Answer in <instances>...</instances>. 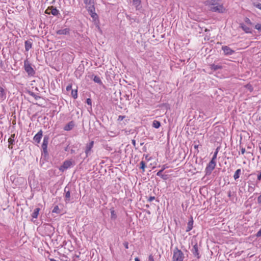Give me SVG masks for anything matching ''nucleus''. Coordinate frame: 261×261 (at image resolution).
Masks as SVG:
<instances>
[{
	"instance_id": "nucleus-1",
	"label": "nucleus",
	"mask_w": 261,
	"mask_h": 261,
	"mask_svg": "<svg viewBox=\"0 0 261 261\" xmlns=\"http://www.w3.org/2000/svg\"><path fill=\"white\" fill-rule=\"evenodd\" d=\"M204 4L206 6L210 7V10L213 12L222 13L225 10L223 6L218 4L216 0H207L204 2Z\"/></svg>"
},
{
	"instance_id": "nucleus-2",
	"label": "nucleus",
	"mask_w": 261,
	"mask_h": 261,
	"mask_svg": "<svg viewBox=\"0 0 261 261\" xmlns=\"http://www.w3.org/2000/svg\"><path fill=\"white\" fill-rule=\"evenodd\" d=\"M86 8L91 17L95 20L98 18L97 14L95 13V7L93 0H84Z\"/></svg>"
},
{
	"instance_id": "nucleus-3",
	"label": "nucleus",
	"mask_w": 261,
	"mask_h": 261,
	"mask_svg": "<svg viewBox=\"0 0 261 261\" xmlns=\"http://www.w3.org/2000/svg\"><path fill=\"white\" fill-rule=\"evenodd\" d=\"M184 258L183 253L177 247L173 251V261H182Z\"/></svg>"
},
{
	"instance_id": "nucleus-4",
	"label": "nucleus",
	"mask_w": 261,
	"mask_h": 261,
	"mask_svg": "<svg viewBox=\"0 0 261 261\" xmlns=\"http://www.w3.org/2000/svg\"><path fill=\"white\" fill-rule=\"evenodd\" d=\"M24 68L25 71L29 75L33 76L35 74V71L32 67L31 64L27 59L25 60L24 62Z\"/></svg>"
},
{
	"instance_id": "nucleus-5",
	"label": "nucleus",
	"mask_w": 261,
	"mask_h": 261,
	"mask_svg": "<svg viewBox=\"0 0 261 261\" xmlns=\"http://www.w3.org/2000/svg\"><path fill=\"white\" fill-rule=\"evenodd\" d=\"M216 165V161H211L205 168V175H209L211 174L212 171L215 169Z\"/></svg>"
},
{
	"instance_id": "nucleus-6",
	"label": "nucleus",
	"mask_w": 261,
	"mask_h": 261,
	"mask_svg": "<svg viewBox=\"0 0 261 261\" xmlns=\"http://www.w3.org/2000/svg\"><path fill=\"white\" fill-rule=\"evenodd\" d=\"M45 13L50 14H51L52 15L54 16H57L58 14H59V10L57 9L56 8L54 7V6H51L50 7H48L46 10H45Z\"/></svg>"
},
{
	"instance_id": "nucleus-7",
	"label": "nucleus",
	"mask_w": 261,
	"mask_h": 261,
	"mask_svg": "<svg viewBox=\"0 0 261 261\" xmlns=\"http://www.w3.org/2000/svg\"><path fill=\"white\" fill-rule=\"evenodd\" d=\"M72 162L66 160L64 162L63 165L59 168V170L62 172L69 168L72 165Z\"/></svg>"
},
{
	"instance_id": "nucleus-8",
	"label": "nucleus",
	"mask_w": 261,
	"mask_h": 261,
	"mask_svg": "<svg viewBox=\"0 0 261 261\" xmlns=\"http://www.w3.org/2000/svg\"><path fill=\"white\" fill-rule=\"evenodd\" d=\"M222 49L225 55H231L234 53V50L227 46H222Z\"/></svg>"
},
{
	"instance_id": "nucleus-9",
	"label": "nucleus",
	"mask_w": 261,
	"mask_h": 261,
	"mask_svg": "<svg viewBox=\"0 0 261 261\" xmlns=\"http://www.w3.org/2000/svg\"><path fill=\"white\" fill-rule=\"evenodd\" d=\"M42 134H43V132L41 129L34 137L33 140H34V141L36 142L37 143H39L40 142L41 139L42 138V137L43 136Z\"/></svg>"
},
{
	"instance_id": "nucleus-10",
	"label": "nucleus",
	"mask_w": 261,
	"mask_h": 261,
	"mask_svg": "<svg viewBox=\"0 0 261 261\" xmlns=\"http://www.w3.org/2000/svg\"><path fill=\"white\" fill-rule=\"evenodd\" d=\"M191 251L195 257L197 258H200V256L199 255L198 245L197 243L194 245Z\"/></svg>"
},
{
	"instance_id": "nucleus-11",
	"label": "nucleus",
	"mask_w": 261,
	"mask_h": 261,
	"mask_svg": "<svg viewBox=\"0 0 261 261\" xmlns=\"http://www.w3.org/2000/svg\"><path fill=\"white\" fill-rule=\"evenodd\" d=\"M93 145H94V141H91L89 144H87L86 148V150H85L86 156H88L89 152V151H91V149L93 147Z\"/></svg>"
},
{
	"instance_id": "nucleus-12",
	"label": "nucleus",
	"mask_w": 261,
	"mask_h": 261,
	"mask_svg": "<svg viewBox=\"0 0 261 261\" xmlns=\"http://www.w3.org/2000/svg\"><path fill=\"white\" fill-rule=\"evenodd\" d=\"M240 27L242 29V30L246 33H252L251 29L248 27H247L244 23H241L240 24Z\"/></svg>"
},
{
	"instance_id": "nucleus-13",
	"label": "nucleus",
	"mask_w": 261,
	"mask_h": 261,
	"mask_svg": "<svg viewBox=\"0 0 261 261\" xmlns=\"http://www.w3.org/2000/svg\"><path fill=\"white\" fill-rule=\"evenodd\" d=\"M64 191L65 192V201H69L70 198L69 188L68 187H66L64 189Z\"/></svg>"
},
{
	"instance_id": "nucleus-14",
	"label": "nucleus",
	"mask_w": 261,
	"mask_h": 261,
	"mask_svg": "<svg viewBox=\"0 0 261 261\" xmlns=\"http://www.w3.org/2000/svg\"><path fill=\"white\" fill-rule=\"evenodd\" d=\"M69 33V29L66 28L64 29L59 30L57 31V34L58 35H67Z\"/></svg>"
},
{
	"instance_id": "nucleus-15",
	"label": "nucleus",
	"mask_w": 261,
	"mask_h": 261,
	"mask_svg": "<svg viewBox=\"0 0 261 261\" xmlns=\"http://www.w3.org/2000/svg\"><path fill=\"white\" fill-rule=\"evenodd\" d=\"M6 98V93L5 92V89L2 88L0 87V99L2 100H4Z\"/></svg>"
},
{
	"instance_id": "nucleus-16",
	"label": "nucleus",
	"mask_w": 261,
	"mask_h": 261,
	"mask_svg": "<svg viewBox=\"0 0 261 261\" xmlns=\"http://www.w3.org/2000/svg\"><path fill=\"white\" fill-rule=\"evenodd\" d=\"M74 124L73 121L69 122L67 125L64 127V130L68 131L71 130L74 127Z\"/></svg>"
},
{
	"instance_id": "nucleus-17",
	"label": "nucleus",
	"mask_w": 261,
	"mask_h": 261,
	"mask_svg": "<svg viewBox=\"0 0 261 261\" xmlns=\"http://www.w3.org/2000/svg\"><path fill=\"white\" fill-rule=\"evenodd\" d=\"M164 171V169H162L159 171H158L156 173V175L158 176H160L164 180H166L168 178V175L167 174H163L162 172Z\"/></svg>"
},
{
	"instance_id": "nucleus-18",
	"label": "nucleus",
	"mask_w": 261,
	"mask_h": 261,
	"mask_svg": "<svg viewBox=\"0 0 261 261\" xmlns=\"http://www.w3.org/2000/svg\"><path fill=\"white\" fill-rule=\"evenodd\" d=\"M32 43L30 40H27L25 41V49L26 51H29L30 48H32Z\"/></svg>"
},
{
	"instance_id": "nucleus-19",
	"label": "nucleus",
	"mask_w": 261,
	"mask_h": 261,
	"mask_svg": "<svg viewBox=\"0 0 261 261\" xmlns=\"http://www.w3.org/2000/svg\"><path fill=\"white\" fill-rule=\"evenodd\" d=\"M193 221L192 218H191V220H190L188 223V226L186 229V231L188 232L190 231L193 228Z\"/></svg>"
},
{
	"instance_id": "nucleus-20",
	"label": "nucleus",
	"mask_w": 261,
	"mask_h": 261,
	"mask_svg": "<svg viewBox=\"0 0 261 261\" xmlns=\"http://www.w3.org/2000/svg\"><path fill=\"white\" fill-rule=\"evenodd\" d=\"M221 68H222V66H221L220 65L215 64L211 65V69L214 71H216V70L221 69Z\"/></svg>"
},
{
	"instance_id": "nucleus-21",
	"label": "nucleus",
	"mask_w": 261,
	"mask_h": 261,
	"mask_svg": "<svg viewBox=\"0 0 261 261\" xmlns=\"http://www.w3.org/2000/svg\"><path fill=\"white\" fill-rule=\"evenodd\" d=\"M40 210V208H36L32 214V217L33 218H37L39 215V212Z\"/></svg>"
},
{
	"instance_id": "nucleus-22",
	"label": "nucleus",
	"mask_w": 261,
	"mask_h": 261,
	"mask_svg": "<svg viewBox=\"0 0 261 261\" xmlns=\"http://www.w3.org/2000/svg\"><path fill=\"white\" fill-rule=\"evenodd\" d=\"M241 173V169H238L236 171L234 174L233 175V178L235 180H237L238 178H239Z\"/></svg>"
},
{
	"instance_id": "nucleus-23",
	"label": "nucleus",
	"mask_w": 261,
	"mask_h": 261,
	"mask_svg": "<svg viewBox=\"0 0 261 261\" xmlns=\"http://www.w3.org/2000/svg\"><path fill=\"white\" fill-rule=\"evenodd\" d=\"M141 2V0H133V5L135 6L137 10L139 9V6L140 5Z\"/></svg>"
},
{
	"instance_id": "nucleus-24",
	"label": "nucleus",
	"mask_w": 261,
	"mask_h": 261,
	"mask_svg": "<svg viewBox=\"0 0 261 261\" xmlns=\"http://www.w3.org/2000/svg\"><path fill=\"white\" fill-rule=\"evenodd\" d=\"M161 126V123L158 120H154L152 123V126L155 128H158Z\"/></svg>"
},
{
	"instance_id": "nucleus-25",
	"label": "nucleus",
	"mask_w": 261,
	"mask_h": 261,
	"mask_svg": "<svg viewBox=\"0 0 261 261\" xmlns=\"http://www.w3.org/2000/svg\"><path fill=\"white\" fill-rule=\"evenodd\" d=\"M14 142H15L14 139H13L12 138H9V139H8V142H9L8 147H9V148L12 149L13 145L14 144Z\"/></svg>"
},
{
	"instance_id": "nucleus-26",
	"label": "nucleus",
	"mask_w": 261,
	"mask_h": 261,
	"mask_svg": "<svg viewBox=\"0 0 261 261\" xmlns=\"http://www.w3.org/2000/svg\"><path fill=\"white\" fill-rule=\"evenodd\" d=\"M28 93H29V94L30 95H31V96H33V97H34L36 100H37V99H38L41 98L40 96L37 95L34 92H32L31 91H28Z\"/></svg>"
},
{
	"instance_id": "nucleus-27",
	"label": "nucleus",
	"mask_w": 261,
	"mask_h": 261,
	"mask_svg": "<svg viewBox=\"0 0 261 261\" xmlns=\"http://www.w3.org/2000/svg\"><path fill=\"white\" fill-rule=\"evenodd\" d=\"M93 81L96 83H98V84H102V82H101V81L100 80V78L98 76H94V79H93Z\"/></svg>"
},
{
	"instance_id": "nucleus-28",
	"label": "nucleus",
	"mask_w": 261,
	"mask_h": 261,
	"mask_svg": "<svg viewBox=\"0 0 261 261\" xmlns=\"http://www.w3.org/2000/svg\"><path fill=\"white\" fill-rule=\"evenodd\" d=\"M47 145H48V144H45V143L44 144L42 143V148L43 152L45 154L47 153Z\"/></svg>"
},
{
	"instance_id": "nucleus-29",
	"label": "nucleus",
	"mask_w": 261,
	"mask_h": 261,
	"mask_svg": "<svg viewBox=\"0 0 261 261\" xmlns=\"http://www.w3.org/2000/svg\"><path fill=\"white\" fill-rule=\"evenodd\" d=\"M219 147H218L216 149V151L215 152H214V154L213 155V156L211 160V161H215L216 158H217V154H218V152L219 151Z\"/></svg>"
},
{
	"instance_id": "nucleus-30",
	"label": "nucleus",
	"mask_w": 261,
	"mask_h": 261,
	"mask_svg": "<svg viewBox=\"0 0 261 261\" xmlns=\"http://www.w3.org/2000/svg\"><path fill=\"white\" fill-rule=\"evenodd\" d=\"M71 95L73 97L74 99H76L77 97V90H71Z\"/></svg>"
},
{
	"instance_id": "nucleus-31",
	"label": "nucleus",
	"mask_w": 261,
	"mask_h": 261,
	"mask_svg": "<svg viewBox=\"0 0 261 261\" xmlns=\"http://www.w3.org/2000/svg\"><path fill=\"white\" fill-rule=\"evenodd\" d=\"M252 4L254 7H255L261 10V4L260 3H259L258 2H253Z\"/></svg>"
},
{
	"instance_id": "nucleus-32",
	"label": "nucleus",
	"mask_w": 261,
	"mask_h": 261,
	"mask_svg": "<svg viewBox=\"0 0 261 261\" xmlns=\"http://www.w3.org/2000/svg\"><path fill=\"white\" fill-rule=\"evenodd\" d=\"M140 168L141 169H142L143 170V171H144V169H145V168L146 167L145 166V163L144 161H142L141 162H140Z\"/></svg>"
},
{
	"instance_id": "nucleus-33",
	"label": "nucleus",
	"mask_w": 261,
	"mask_h": 261,
	"mask_svg": "<svg viewBox=\"0 0 261 261\" xmlns=\"http://www.w3.org/2000/svg\"><path fill=\"white\" fill-rule=\"evenodd\" d=\"M48 141H49V137L48 136H45L43 138V143H45V144H48Z\"/></svg>"
},
{
	"instance_id": "nucleus-34",
	"label": "nucleus",
	"mask_w": 261,
	"mask_h": 261,
	"mask_svg": "<svg viewBox=\"0 0 261 261\" xmlns=\"http://www.w3.org/2000/svg\"><path fill=\"white\" fill-rule=\"evenodd\" d=\"M52 212L53 213H60V210H59V208L58 207V206L56 205L55 206L53 211H52Z\"/></svg>"
},
{
	"instance_id": "nucleus-35",
	"label": "nucleus",
	"mask_w": 261,
	"mask_h": 261,
	"mask_svg": "<svg viewBox=\"0 0 261 261\" xmlns=\"http://www.w3.org/2000/svg\"><path fill=\"white\" fill-rule=\"evenodd\" d=\"M244 21L247 24H249L250 25L253 24L251 22V20L247 17H246L245 18Z\"/></svg>"
},
{
	"instance_id": "nucleus-36",
	"label": "nucleus",
	"mask_w": 261,
	"mask_h": 261,
	"mask_svg": "<svg viewBox=\"0 0 261 261\" xmlns=\"http://www.w3.org/2000/svg\"><path fill=\"white\" fill-rule=\"evenodd\" d=\"M255 29L261 32V24L257 23L255 25Z\"/></svg>"
},
{
	"instance_id": "nucleus-37",
	"label": "nucleus",
	"mask_w": 261,
	"mask_h": 261,
	"mask_svg": "<svg viewBox=\"0 0 261 261\" xmlns=\"http://www.w3.org/2000/svg\"><path fill=\"white\" fill-rule=\"evenodd\" d=\"M111 216L112 218L115 219L116 218V215L114 210L111 211Z\"/></svg>"
},
{
	"instance_id": "nucleus-38",
	"label": "nucleus",
	"mask_w": 261,
	"mask_h": 261,
	"mask_svg": "<svg viewBox=\"0 0 261 261\" xmlns=\"http://www.w3.org/2000/svg\"><path fill=\"white\" fill-rule=\"evenodd\" d=\"M86 102L88 105H89L90 106H92V100L90 98H87L86 100Z\"/></svg>"
},
{
	"instance_id": "nucleus-39",
	"label": "nucleus",
	"mask_w": 261,
	"mask_h": 261,
	"mask_svg": "<svg viewBox=\"0 0 261 261\" xmlns=\"http://www.w3.org/2000/svg\"><path fill=\"white\" fill-rule=\"evenodd\" d=\"M66 90L67 91H69L70 90H72V85L71 84H69L68 85L67 87H66Z\"/></svg>"
},
{
	"instance_id": "nucleus-40",
	"label": "nucleus",
	"mask_w": 261,
	"mask_h": 261,
	"mask_svg": "<svg viewBox=\"0 0 261 261\" xmlns=\"http://www.w3.org/2000/svg\"><path fill=\"white\" fill-rule=\"evenodd\" d=\"M256 237L257 238L261 237V228L258 230V231L256 234Z\"/></svg>"
},
{
	"instance_id": "nucleus-41",
	"label": "nucleus",
	"mask_w": 261,
	"mask_h": 261,
	"mask_svg": "<svg viewBox=\"0 0 261 261\" xmlns=\"http://www.w3.org/2000/svg\"><path fill=\"white\" fill-rule=\"evenodd\" d=\"M246 88L250 90V91H252L253 90V88L250 85H247Z\"/></svg>"
},
{
	"instance_id": "nucleus-42",
	"label": "nucleus",
	"mask_w": 261,
	"mask_h": 261,
	"mask_svg": "<svg viewBox=\"0 0 261 261\" xmlns=\"http://www.w3.org/2000/svg\"><path fill=\"white\" fill-rule=\"evenodd\" d=\"M125 117V116H122L120 115L118 117V121H122L124 118Z\"/></svg>"
},
{
	"instance_id": "nucleus-43",
	"label": "nucleus",
	"mask_w": 261,
	"mask_h": 261,
	"mask_svg": "<svg viewBox=\"0 0 261 261\" xmlns=\"http://www.w3.org/2000/svg\"><path fill=\"white\" fill-rule=\"evenodd\" d=\"M254 186H249V191L250 192H253V191H254Z\"/></svg>"
},
{
	"instance_id": "nucleus-44",
	"label": "nucleus",
	"mask_w": 261,
	"mask_h": 261,
	"mask_svg": "<svg viewBox=\"0 0 261 261\" xmlns=\"http://www.w3.org/2000/svg\"><path fill=\"white\" fill-rule=\"evenodd\" d=\"M123 245L126 249H128V243L127 242H124L123 243Z\"/></svg>"
},
{
	"instance_id": "nucleus-45",
	"label": "nucleus",
	"mask_w": 261,
	"mask_h": 261,
	"mask_svg": "<svg viewBox=\"0 0 261 261\" xmlns=\"http://www.w3.org/2000/svg\"><path fill=\"white\" fill-rule=\"evenodd\" d=\"M154 199H155V197L154 196H150L148 198V201H149V202H151V201H152V200H153Z\"/></svg>"
},
{
	"instance_id": "nucleus-46",
	"label": "nucleus",
	"mask_w": 261,
	"mask_h": 261,
	"mask_svg": "<svg viewBox=\"0 0 261 261\" xmlns=\"http://www.w3.org/2000/svg\"><path fill=\"white\" fill-rule=\"evenodd\" d=\"M149 261H154L153 256L151 254L149 256Z\"/></svg>"
},
{
	"instance_id": "nucleus-47",
	"label": "nucleus",
	"mask_w": 261,
	"mask_h": 261,
	"mask_svg": "<svg viewBox=\"0 0 261 261\" xmlns=\"http://www.w3.org/2000/svg\"><path fill=\"white\" fill-rule=\"evenodd\" d=\"M240 147H241V153H242V154H244V153L245 152V151H246V150H245V148H244V147H241V146H240Z\"/></svg>"
},
{
	"instance_id": "nucleus-48",
	"label": "nucleus",
	"mask_w": 261,
	"mask_h": 261,
	"mask_svg": "<svg viewBox=\"0 0 261 261\" xmlns=\"http://www.w3.org/2000/svg\"><path fill=\"white\" fill-rule=\"evenodd\" d=\"M257 202L261 203V195H260L257 198Z\"/></svg>"
},
{
	"instance_id": "nucleus-49",
	"label": "nucleus",
	"mask_w": 261,
	"mask_h": 261,
	"mask_svg": "<svg viewBox=\"0 0 261 261\" xmlns=\"http://www.w3.org/2000/svg\"><path fill=\"white\" fill-rule=\"evenodd\" d=\"M257 180L259 181L261 180V172L257 175Z\"/></svg>"
},
{
	"instance_id": "nucleus-50",
	"label": "nucleus",
	"mask_w": 261,
	"mask_h": 261,
	"mask_svg": "<svg viewBox=\"0 0 261 261\" xmlns=\"http://www.w3.org/2000/svg\"><path fill=\"white\" fill-rule=\"evenodd\" d=\"M124 97L125 98V99L127 100H129V95L127 94H125L124 95Z\"/></svg>"
},
{
	"instance_id": "nucleus-51",
	"label": "nucleus",
	"mask_w": 261,
	"mask_h": 261,
	"mask_svg": "<svg viewBox=\"0 0 261 261\" xmlns=\"http://www.w3.org/2000/svg\"><path fill=\"white\" fill-rule=\"evenodd\" d=\"M132 144H133V146L134 147H136V141L133 139V140H132Z\"/></svg>"
},
{
	"instance_id": "nucleus-52",
	"label": "nucleus",
	"mask_w": 261,
	"mask_h": 261,
	"mask_svg": "<svg viewBox=\"0 0 261 261\" xmlns=\"http://www.w3.org/2000/svg\"><path fill=\"white\" fill-rule=\"evenodd\" d=\"M228 196L229 197H231V192L230 191L228 192Z\"/></svg>"
},
{
	"instance_id": "nucleus-53",
	"label": "nucleus",
	"mask_w": 261,
	"mask_h": 261,
	"mask_svg": "<svg viewBox=\"0 0 261 261\" xmlns=\"http://www.w3.org/2000/svg\"><path fill=\"white\" fill-rule=\"evenodd\" d=\"M15 137V134H13L11 135V137L10 138H12V139H14Z\"/></svg>"
},
{
	"instance_id": "nucleus-54",
	"label": "nucleus",
	"mask_w": 261,
	"mask_h": 261,
	"mask_svg": "<svg viewBox=\"0 0 261 261\" xmlns=\"http://www.w3.org/2000/svg\"><path fill=\"white\" fill-rule=\"evenodd\" d=\"M49 260L50 261H58V260H57L54 258H49Z\"/></svg>"
},
{
	"instance_id": "nucleus-55",
	"label": "nucleus",
	"mask_w": 261,
	"mask_h": 261,
	"mask_svg": "<svg viewBox=\"0 0 261 261\" xmlns=\"http://www.w3.org/2000/svg\"><path fill=\"white\" fill-rule=\"evenodd\" d=\"M135 261H140V259H139V258H138V257H136V258H135Z\"/></svg>"
},
{
	"instance_id": "nucleus-56",
	"label": "nucleus",
	"mask_w": 261,
	"mask_h": 261,
	"mask_svg": "<svg viewBox=\"0 0 261 261\" xmlns=\"http://www.w3.org/2000/svg\"><path fill=\"white\" fill-rule=\"evenodd\" d=\"M259 152L261 154V146H259Z\"/></svg>"
},
{
	"instance_id": "nucleus-57",
	"label": "nucleus",
	"mask_w": 261,
	"mask_h": 261,
	"mask_svg": "<svg viewBox=\"0 0 261 261\" xmlns=\"http://www.w3.org/2000/svg\"><path fill=\"white\" fill-rule=\"evenodd\" d=\"M194 147H195V148H197L198 147V145H195Z\"/></svg>"
},
{
	"instance_id": "nucleus-58",
	"label": "nucleus",
	"mask_w": 261,
	"mask_h": 261,
	"mask_svg": "<svg viewBox=\"0 0 261 261\" xmlns=\"http://www.w3.org/2000/svg\"><path fill=\"white\" fill-rule=\"evenodd\" d=\"M162 169H164V170L166 169V167H165V166H164V167Z\"/></svg>"
}]
</instances>
